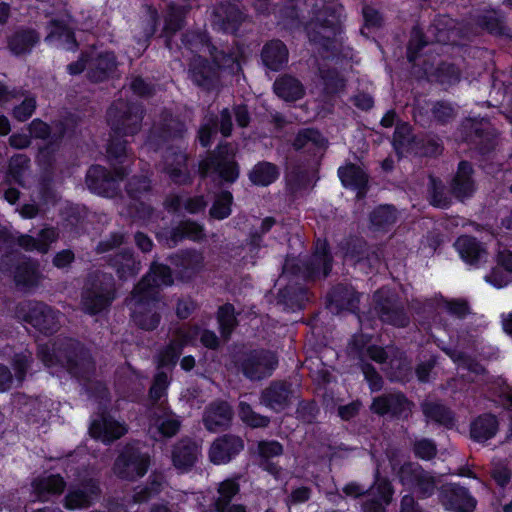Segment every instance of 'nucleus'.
Here are the masks:
<instances>
[{
	"label": "nucleus",
	"instance_id": "1",
	"mask_svg": "<svg viewBox=\"0 0 512 512\" xmlns=\"http://www.w3.org/2000/svg\"><path fill=\"white\" fill-rule=\"evenodd\" d=\"M37 356L48 368H63L71 378L82 384L89 398L97 402L109 400L110 393L106 384L92 380L96 370L95 361L89 349L79 340L65 338L55 341L52 345H39Z\"/></svg>",
	"mask_w": 512,
	"mask_h": 512
},
{
	"label": "nucleus",
	"instance_id": "2",
	"mask_svg": "<svg viewBox=\"0 0 512 512\" xmlns=\"http://www.w3.org/2000/svg\"><path fill=\"white\" fill-rule=\"evenodd\" d=\"M342 33L341 15L334 6H325L307 27L309 42L328 60L342 61L348 57L342 42Z\"/></svg>",
	"mask_w": 512,
	"mask_h": 512
},
{
	"label": "nucleus",
	"instance_id": "3",
	"mask_svg": "<svg viewBox=\"0 0 512 512\" xmlns=\"http://www.w3.org/2000/svg\"><path fill=\"white\" fill-rule=\"evenodd\" d=\"M200 178H210L220 185H233L240 177L236 151L229 142L220 141L198 163Z\"/></svg>",
	"mask_w": 512,
	"mask_h": 512
},
{
	"label": "nucleus",
	"instance_id": "4",
	"mask_svg": "<svg viewBox=\"0 0 512 512\" xmlns=\"http://www.w3.org/2000/svg\"><path fill=\"white\" fill-rule=\"evenodd\" d=\"M334 258L327 238H316L312 252L300 261L288 262L284 271L306 282L326 279L332 272Z\"/></svg>",
	"mask_w": 512,
	"mask_h": 512
},
{
	"label": "nucleus",
	"instance_id": "5",
	"mask_svg": "<svg viewBox=\"0 0 512 512\" xmlns=\"http://www.w3.org/2000/svg\"><path fill=\"white\" fill-rule=\"evenodd\" d=\"M232 363L246 379L260 381L270 377L279 360L275 352L265 348L239 350L232 355Z\"/></svg>",
	"mask_w": 512,
	"mask_h": 512
},
{
	"label": "nucleus",
	"instance_id": "6",
	"mask_svg": "<svg viewBox=\"0 0 512 512\" xmlns=\"http://www.w3.org/2000/svg\"><path fill=\"white\" fill-rule=\"evenodd\" d=\"M115 299V283L111 275L95 272L86 278L82 291L83 310L96 316L109 308Z\"/></svg>",
	"mask_w": 512,
	"mask_h": 512
},
{
	"label": "nucleus",
	"instance_id": "7",
	"mask_svg": "<svg viewBox=\"0 0 512 512\" xmlns=\"http://www.w3.org/2000/svg\"><path fill=\"white\" fill-rule=\"evenodd\" d=\"M16 314L44 336H52L60 329V312L42 301L21 302L16 308Z\"/></svg>",
	"mask_w": 512,
	"mask_h": 512
},
{
	"label": "nucleus",
	"instance_id": "8",
	"mask_svg": "<svg viewBox=\"0 0 512 512\" xmlns=\"http://www.w3.org/2000/svg\"><path fill=\"white\" fill-rule=\"evenodd\" d=\"M151 465V456L138 443H127L114 460L112 470L124 481L134 482L144 477Z\"/></svg>",
	"mask_w": 512,
	"mask_h": 512
},
{
	"label": "nucleus",
	"instance_id": "9",
	"mask_svg": "<svg viewBox=\"0 0 512 512\" xmlns=\"http://www.w3.org/2000/svg\"><path fill=\"white\" fill-rule=\"evenodd\" d=\"M144 115L145 110L140 103L120 101L108 108L107 121L111 132L135 136L141 130Z\"/></svg>",
	"mask_w": 512,
	"mask_h": 512
},
{
	"label": "nucleus",
	"instance_id": "10",
	"mask_svg": "<svg viewBox=\"0 0 512 512\" xmlns=\"http://www.w3.org/2000/svg\"><path fill=\"white\" fill-rule=\"evenodd\" d=\"M462 140L475 146L482 156L492 153L497 146V133L487 117H468L460 125Z\"/></svg>",
	"mask_w": 512,
	"mask_h": 512
},
{
	"label": "nucleus",
	"instance_id": "11",
	"mask_svg": "<svg viewBox=\"0 0 512 512\" xmlns=\"http://www.w3.org/2000/svg\"><path fill=\"white\" fill-rule=\"evenodd\" d=\"M0 271L3 274H11L15 285L25 289L36 287L41 279L39 261L26 256H2Z\"/></svg>",
	"mask_w": 512,
	"mask_h": 512
},
{
	"label": "nucleus",
	"instance_id": "12",
	"mask_svg": "<svg viewBox=\"0 0 512 512\" xmlns=\"http://www.w3.org/2000/svg\"><path fill=\"white\" fill-rule=\"evenodd\" d=\"M396 476L399 483L405 489L415 493L419 499L430 498L436 491L435 477L417 462H404L399 466Z\"/></svg>",
	"mask_w": 512,
	"mask_h": 512
},
{
	"label": "nucleus",
	"instance_id": "13",
	"mask_svg": "<svg viewBox=\"0 0 512 512\" xmlns=\"http://www.w3.org/2000/svg\"><path fill=\"white\" fill-rule=\"evenodd\" d=\"M55 129L53 138L45 141L38 147L37 159L46 166H52L56 160L62 142L66 137H72L76 133L78 127V117L71 112H67L57 119L52 120Z\"/></svg>",
	"mask_w": 512,
	"mask_h": 512
},
{
	"label": "nucleus",
	"instance_id": "14",
	"mask_svg": "<svg viewBox=\"0 0 512 512\" xmlns=\"http://www.w3.org/2000/svg\"><path fill=\"white\" fill-rule=\"evenodd\" d=\"M186 131L184 121L169 111H163L158 124L149 130L145 145L149 150L159 152L169 141L182 139Z\"/></svg>",
	"mask_w": 512,
	"mask_h": 512
},
{
	"label": "nucleus",
	"instance_id": "15",
	"mask_svg": "<svg viewBox=\"0 0 512 512\" xmlns=\"http://www.w3.org/2000/svg\"><path fill=\"white\" fill-rule=\"evenodd\" d=\"M414 403L400 390L383 393L373 398L370 405L372 413L392 419L406 420L412 413Z\"/></svg>",
	"mask_w": 512,
	"mask_h": 512
},
{
	"label": "nucleus",
	"instance_id": "16",
	"mask_svg": "<svg viewBox=\"0 0 512 512\" xmlns=\"http://www.w3.org/2000/svg\"><path fill=\"white\" fill-rule=\"evenodd\" d=\"M101 495L99 482L94 478H84L76 484H71L63 499V507L74 511L93 506Z\"/></svg>",
	"mask_w": 512,
	"mask_h": 512
},
{
	"label": "nucleus",
	"instance_id": "17",
	"mask_svg": "<svg viewBox=\"0 0 512 512\" xmlns=\"http://www.w3.org/2000/svg\"><path fill=\"white\" fill-rule=\"evenodd\" d=\"M189 156L178 147H168L163 155V173L171 183L188 186L193 183V176L188 167Z\"/></svg>",
	"mask_w": 512,
	"mask_h": 512
},
{
	"label": "nucleus",
	"instance_id": "18",
	"mask_svg": "<svg viewBox=\"0 0 512 512\" xmlns=\"http://www.w3.org/2000/svg\"><path fill=\"white\" fill-rule=\"evenodd\" d=\"M361 293L351 284L337 283L333 285L326 295L327 308L335 314L359 312Z\"/></svg>",
	"mask_w": 512,
	"mask_h": 512
},
{
	"label": "nucleus",
	"instance_id": "19",
	"mask_svg": "<svg viewBox=\"0 0 512 512\" xmlns=\"http://www.w3.org/2000/svg\"><path fill=\"white\" fill-rule=\"evenodd\" d=\"M122 180L116 176L114 170L111 172L99 164L90 166L85 177L87 188L91 193L107 198L117 195L118 183Z\"/></svg>",
	"mask_w": 512,
	"mask_h": 512
},
{
	"label": "nucleus",
	"instance_id": "20",
	"mask_svg": "<svg viewBox=\"0 0 512 512\" xmlns=\"http://www.w3.org/2000/svg\"><path fill=\"white\" fill-rule=\"evenodd\" d=\"M438 497L446 511L473 512L477 506V500L469 489L456 483L443 485Z\"/></svg>",
	"mask_w": 512,
	"mask_h": 512
},
{
	"label": "nucleus",
	"instance_id": "21",
	"mask_svg": "<svg viewBox=\"0 0 512 512\" xmlns=\"http://www.w3.org/2000/svg\"><path fill=\"white\" fill-rule=\"evenodd\" d=\"M474 175L475 169L470 161H459L456 172L449 182L450 192L457 201L464 202L476 193L477 183Z\"/></svg>",
	"mask_w": 512,
	"mask_h": 512
},
{
	"label": "nucleus",
	"instance_id": "22",
	"mask_svg": "<svg viewBox=\"0 0 512 512\" xmlns=\"http://www.w3.org/2000/svg\"><path fill=\"white\" fill-rule=\"evenodd\" d=\"M188 73L192 83L204 92L214 91L220 83L217 67L201 55L191 60Z\"/></svg>",
	"mask_w": 512,
	"mask_h": 512
},
{
	"label": "nucleus",
	"instance_id": "23",
	"mask_svg": "<svg viewBox=\"0 0 512 512\" xmlns=\"http://www.w3.org/2000/svg\"><path fill=\"white\" fill-rule=\"evenodd\" d=\"M125 135L110 133L106 145V157L118 178L124 179L129 174L130 149Z\"/></svg>",
	"mask_w": 512,
	"mask_h": 512
},
{
	"label": "nucleus",
	"instance_id": "24",
	"mask_svg": "<svg viewBox=\"0 0 512 512\" xmlns=\"http://www.w3.org/2000/svg\"><path fill=\"white\" fill-rule=\"evenodd\" d=\"M242 437L231 433L218 436L209 449V459L215 465L228 464L244 450Z\"/></svg>",
	"mask_w": 512,
	"mask_h": 512
},
{
	"label": "nucleus",
	"instance_id": "25",
	"mask_svg": "<svg viewBox=\"0 0 512 512\" xmlns=\"http://www.w3.org/2000/svg\"><path fill=\"white\" fill-rule=\"evenodd\" d=\"M293 397L292 383L287 380H272L260 394V402L279 413L287 409Z\"/></svg>",
	"mask_w": 512,
	"mask_h": 512
},
{
	"label": "nucleus",
	"instance_id": "26",
	"mask_svg": "<svg viewBox=\"0 0 512 512\" xmlns=\"http://www.w3.org/2000/svg\"><path fill=\"white\" fill-rule=\"evenodd\" d=\"M172 266L176 268L177 277L182 281H191L204 267L203 255L195 249H184L168 257Z\"/></svg>",
	"mask_w": 512,
	"mask_h": 512
},
{
	"label": "nucleus",
	"instance_id": "27",
	"mask_svg": "<svg viewBox=\"0 0 512 512\" xmlns=\"http://www.w3.org/2000/svg\"><path fill=\"white\" fill-rule=\"evenodd\" d=\"M337 175L345 189L356 192V198L362 200L369 191V174L355 163H347L340 166Z\"/></svg>",
	"mask_w": 512,
	"mask_h": 512
},
{
	"label": "nucleus",
	"instance_id": "28",
	"mask_svg": "<svg viewBox=\"0 0 512 512\" xmlns=\"http://www.w3.org/2000/svg\"><path fill=\"white\" fill-rule=\"evenodd\" d=\"M474 22L477 27L496 38H512L511 29L507 25L506 15L499 9H484L478 13Z\"/></svg>",
	"mask_w": 512,
	"mask_h": 512
},
{
	"label": "nucleus",
	"instance_id": "29",
	"mask_svg": "<svg viewBox=\"0 0 512 512\" xmlns=\"http://www.w3.org/2000/svg\"><path fill=\"white\" fill-rule=\"evenodd\" d=\"M295 152L315 155L328 146V140L314 127L300 128L290 142Z\"/></svg>",
	"mask_w": 512,
	"mask_h": 512
},
{
	"label": "nucleus",
	"instance_id": "30",
	"mask_svg": "<svg viewBox=\"0 0 512 512\" xmlns=\"http://www.w3.org/2000/svg\"><path fill=\"white\" fill-rule=\"evenodd\" d=\"M260 59L267 70L272 72L282 71L289 61L288 47L280 39L268 40L261 49Z\"/></svg>",
	"mask_w": 512,
	"mask_h": 512
},
{
	"label": "nucleus",
	"instance_id": "31",
	"mask_svg": "<svg viewBox=\"0 0 512 512\" xmlns=\"http://www.w3.org/2000/svg\"><path fill=\"white\" fill-rule=\"evenodd\" d=\"M125 433L124 427L108 412H102L99 419H94L89 426V434L95 440H100L104 444H110Z\"/></svg>",
	"mask_w": 512,
	"mask_h": 512
},
{
	"label": "nucleus",
	"instance_id": "32",
	"mask_svg": "<svg viewBox=\"0 0 512 512\" xmlns=\"http://www.w3.org/2000/svg\"><path fill=\"white\" fill-rule=\"evenodd\" d=\"M150 424L155 427L158 434L162 438L174 437L181 428V420L171 410V408L164 403H160L157 407V411L152 412L149 415Z\"/></svg>",
	"mask_w": 512,
	"mask_h": 512
},
{
	"label": "nucleus",
	"instance_id": "33",
	"mask_svg": "<svg viewBox=\"0 0 512 512\" xmlns=\"http://www.w3.org/2000/svg\"><path fill=\"white\" fill-rule=\"evenodd\" d=\"M233 410L230 404L220 400L209 404L203 414L204 427L210 432H218L230 427Z\"/></svg>",
	"mask_w": 512,
	"mask_h": 512
},
{
	"label": "nucleus",
	"instance_id": "34",
	"mask_svg": "<svg viewBox=\"0 0 512 512\" xmlns=\"http://www.w3.org/2000/svg\"><path fill=\"white\" fill-rule=\"evenodd\" d=\"M199 454V446L193 439L181 438L172 447V464L177 470L187 472L196 464Z\"/></svg>",
	"mask_w": 512,
	"mask_h": 512
},
{
	"label": "nucleus",
	"instance_id": "35",
	"mask_svg": "<svg viewBox=\"0 0 512 512\" xmlns=\"http://www.w3.org/2000/svg\"><path fill=\"white\" fill-rule=\"evenodd\" d=\"M499 419L491 412H484L472 419L469 425L470 439L484 444L493 439L499 431Z\"/></svg>",
	"mask_w": 512,
	"mask_h": 512
},
{
	"label": "nucleus",
	"instance_id": "36",
	"mask_svg": "<svg viewBox=\"0 0 512 512\" xmlns=\"http://www.w3.org/2000/svg\"><path fill=\"white\" fill-rule=\"evenodd\" d=\"M117 68V58L113 51H102L91 58L87 78L92 83H102L112 77Z\"/></svg>",
	"mask_w": 512,
	"mask_h": 512
},
{
	"label": "nucleus",
	"instance_id": "37",
	"mask_svg": "<svg viewBox=\"0 0 512 512\" xmlns=\"http://www.w3.org/2000/svg\"><path fill=\"white\" fill-rule=\"evenodd\" d=\"M39 42V32L31 27H19L7 40L8 48L14 56L30 54Z\"/></svg>",
	"mask_w": 512,
	"mask_h": 512
},
{
	"label": "nucleus",
	"instance_id": "38",
	"mask_svg": "<svg viewBox=\"0 0 512 512\" xmlns=\"http://www.w3.org/2000/svg\"><path fill=\"white\" fill-rule=\"evenodd\" d=\"M62 228L71 236H79L85 227L88 218V209L85 205L70 203L60 211Z\"/></svg>",
	"mask_w": 512,
	"mask_h": 512
},
{
	"label": "nucleus",
	"instance_id": "39",
	"mask_svg": "<svg viewBox=\"0 0 512 512\" xmlns=\"http://www.w3.org/2000/svg\"><path fill=\"white\" fill-rule=\"evenodd\" d=\"M66 481L60 474H49L33 479L32 491L41 502L48 501L53 496L61 495L66 488Z\"/></svg>",
	"mask_w": 512,
	"mask_h": 512
},
{
	"label": "nucleus",
	"instance_id": "40",
	"mask_svg": "<svg viewBox=\"0 0 512 512\" xmlns=\"http://www.w3.org/2000/svg\"><path fill=\"white\" fill-rule=\"evenodd\" d=\"M108 264L122 281L136 277L141 269V262L135 257L134 252L128 248L110 257Z\"/></svg>",
	"mask_w": 512,
	"mask_h": 512
},
{
	"label": "nucleus",
	"instance_id": "41",
	"mask_svg": "<svg viewBox=\"0 0 512 512\" xmlns=\"http://www.w3.org/2000/svg\"><path fill=\"white\" fill-rule=\"evenodd\" d=\"M205 238V229L202 224L187 219L166 231V239L170 246H176L183 240L200 242Z\"/></svg>",
	"mask_w": 512,
	"mask_h": 512
},
{
	"label": "nucleus",
	"instance_id": "42",
	"mask_svg": "<svg viewBox=\"0 0 512 512\" xmlns=\"http://www.w3.org/2000/svg\"><path fill=\"white\" fill-rule=\"evenodd\" d=\"M454 246L459 252L460 258L471 266L478 267L482 258L487 255L483 243L472 235L459 236Z\"/></svg>",
	"mask_w": 512,
	"mask_h": 512
},
{
	"label": "nucleus",
	"instance_id": "43",
	"mask_svg": "<svg viewBox=\"0 0 512 512\" xmlns=\"http://www.w3.org/2000/svg\"><path fill=\"white\" fill-rule=\"evenodd\" d=\"M273 91L276 96L285 102H296L305 95V88L302 82L290 74H284L273 83Z\"/></svg>",
	"mask_w": 512,
	"mask_h": 512
},
{
	"label": "nucleus",
	"instance_id": "44",
	"mask_svg": "<svg viewBox=\"0 0 512 512\" xmlns=\"http://www.w3.org/2000/svg\"><path fill=\"white\" fill-rule=\"evenodd\" d=\"M308 292V288L304 285L288 284L279 289L277 303L282 305L285 310H301L308 301Z\"/></svg>",
	"mask_w": 512,
	"mask_h": 512
},
{
	"label": "nucleus",
	"instance_id": "45",
	"mask_svg": "<svg viewBox=\"0 0 512 512\" xmlns=\"http://www.w3.org/2000/svg\"><path fill=\"white\" fill-rule=\"evenodd\" d=\"M398 211L392 204H380L369 214L370 229L374 232L387 233L395 225Z\"/></svg>",
	"mask_w": 512,
	"mask_h": 512
},
{
	"label": "nucleus",
	"instance_id": "46",
	"mask_svg": "<svg viewBox=\"0 0 512 512\" xmlns=\"http://www.w3.org/2000/svg\"><path fill=\"white\" fill-rule=\"evenodd\" d=\"M424 416L447 429H452L456 424L454 412L443 403L437 401H425L421 404Z\"/></svg>",
	"mask_w": 512,
	"mask_h": 512
},
{
	"label": "nucleus",
	"instance_id": "47",
	"mask_svg": "<svg viewBox=\"0 0 512 512\" xmlns=\"http://www.w3.org/2000/svg\"><path fill=\"white\" fill-rule=\"evenodd\" d=\"M131 295L135 307L147 308L157 306L160 299V290L144 275L134 286Z\"/></svg>",
	"mask_w": 512,
	"mask_h": 512
},
{
	"label": "nucleus",
	"instance_id": "48",
	"mask_svg": "<svg viewBox=\"0 0 512 512\" xmlns=\"http://www.w3.org/2000/svg\"><path fill=\"white\" fill-rule=\"evenodd\" d=\"M280 177L279 167L269 161L257 162L248 172L249 181L257 187H268Z\"/></svg>",
	"mask_w": 512,
	"mask_h": 512
},
{
	"label": "nucleus",
	"instance_id": "49",
	"mask_svg": "<svg viewBox=\"0 0 512 512\" xmlns=\"http://www.w3.org/2000/svg\"><path fill=\"white\" fill-rule=\"evenodd\" d=\"M216 320L221 337L228 341L239 325L234 305L229 302L220 305L217 309Z\"/></svg>",
	"mask_w": 512,
	"mask_h": 512
},
{
	"label": "nucleus",
	"instance_id": "50",
	"mask_svg": "<svg viewBox=\"0 0 512 512\" xmlns=\"http://www.w3.org/2000/svg\"><path fill=\"white\" fill-rule=\"evenodd\" d=\"M152 190L151 180L147 176L134 175L128 179L125 184V191L131 200L139 202L143 210H147L150 214L151 208L141 201L143 197L149 194Z\"/></svg>",
	"mask_w": 512,
	"mask_h": 512
},
{
	"label": "nucleus",
	"instance_id": "51",
	"mask_svg": "<svg viewBox=\"0 0 512 512\" xmlns=\"http://www.w3.org/2000/svg\"><path fill=\"white\" fill-rule=\"evenodd\" d=\"M319 78L322 84V91L325 96H336L346 87V80L336 68L319 67Z\"/></svg>",
	"mask_w": 512,
	"mask_h": 512
},
{
	"label": "nucleus",
	"instance_id": "52",
	"mask_svg": "<svg viewBox=\"0 0 512 512\" xmlns=\"http://www.w3.org/2000/svg\"><path fill=\"white\" fill-rule=\"evenodd\" d=\"M418 135L413 134L408 122H399L395 126L392 146L396 154L412 153Z\"/></svg>",
	"mask_w": 512,
	"mask_h": 512
},
{
	"label": "nucleus",
	"instance_id": "53",
	"mask_svg": "<svg viewBox=\"0 0 512 512\" xmlns=\"http://www.w3.org/2000/svg\"><path fill=\"white\" fill-rule=\"evenodd\" d=\"M207 47L211 57L210 61L217 67L219 73L222 70H233L238 65V55L233 47L218 48L211 42Z\"/></svg>",
	"mask_w": 512,
	"mask_h": 512
},
{
	"label": "nucleus",
	"instance_id": "54",
	"mask_svg": "<svg viewBox=\"0 0 512 512\" xmlns=\"http://www.w3.org/2000/svg\"><path fill=\"white\" fill-rule=\"evenodd\" d=\"M429 203L439 209H449L453 204V195L443 181L437 177H430L429 180Z\"/></svg>",
	"mask_w": 512,
	"mask_h": 512
},
{
	"label": "nucleus",
	"instance_id": "55",
	"mask_svg": "<svg viewBox=\"0 0 512 512\" xmlns=\"http://www.w3.org/2000/svg\"><path fill=\"white\" fill-rule=\"evenodd\" d=\"M234 197L230 190L222 189L214 196L213 203L209 209V215L215 220H224L232 213Z\"/></svg>",
	"mask_w": 512,
	"mask_h": 512
},
{
	"label": "nucleus",
	"instance_id": "56",
	"mask_svg": "<svg viewBox=\"0 0 512 512\" xmlns=\"http://www.w3.org/2000/svg\"><path fill=\"white\" fill-rule=\"evenodd\" d=\"M219 18L220 29L224 33L235 35L239 31L245 15L236 5L229 4L222 9Z\"/></svg>",
	"mask_w": 512,
	"mask_h": 512
},
{
	"label": "nucleus",
	"instance_id": "57",
	"mask_svg": "<svg viewBox=\"0 0 512 512\" xmlns=\"http://www.w3.org/2000/svg\"><path fill=\"white\" fill-rule=\"evenodd\" d=\"M163 482L162 474L157 472L151 473L145 485L138 487L135 491L133 495L134 502L142 504L156 497L162 491Z\"/></svg>",
	"mask_w": 512,
	"mask_h": 512
},
{
	"label": "nucleus",
	"instance_id": "58",
	"mask_svg": "<svg viewBox=\"0 0 512 512\" xmlns=\"http://www.w3.org/2000/svg\"><path fill=\"white\" fill-rule=\"evenodd\" d=\"M444 150L441 139L436 135H418L412 153L423 157H437Z\"/></svg>",
	"mask_w": 512,
	"mask_h": 512
},
{
	"label": "nucleus",
	"instance_id": "59",
	"mask_svg": "<svg viewBox=\"0 0 512 512\" xmlns=\"http://www.w3.org/2000/svg\"><path fill=\"white\" fill-rule=\"evenodd\" d=\"M135 324L142 330L153 331L161 321V315L156 311V306L147 308L135 307L132 313Z\"/></svg>",
	"mask_w": 512,
	"mask_h": 512
},
{
	"label": "nucleus",
	"instance_id": "60",
	"mask_svg": "<svg viewBox=\"0 0 512 512\" xmlns=\"http://www.w3.org/2000/svg\"><path fill=\"white\" fill-rule=\"evenodd\" d=\"M383 323L398 327L405 328L410 323V318L405 311L403 304L400 302L387 307L385 310L377 313Z\"/></svg>",
	"mask_w": 512,
	"mask_h": 512
},
{
	"label": "nucleus",
	"instance_id": "61",
	"mask_svg": "<svg viewBox=\"0 0 512 512\" xmlns=\"http://www.w3.org/2000/svg\"><path fill=\"white\" fill-rule=\"evenodd\" d=\"M151 283L157 285L160 290L161 287L172 286L174 283L173 273L171 268L163 263L153 261L150 264L149 270L145 274Z\"/></svg>",
	"mask_w": 512,
	"mask_h": 512
},
{
	"label": "nucleus",
	"instance_id": "62",
	"mask_svg": "<svg viewBox=\"0 0 512 512\" xmlns=\"http://www.w3.org/2000/svg\"><path fill=\"white\" fill-rule=\"evenodd\" d=\"M340 248L347 259L360 261L367 253L366 241L358 236H349L341 244Z\"/></svg>",
	"mask_w": 512,
	"mask_h": 512
},
{
	"label": "nucleus",
	"instance_id": "63",
	"mask_svg": "<svg viewBox=\"0 0 512 512\" xmlns=\"http://www.w3.org/2000/svg\"><path fill=\"white\" fill-rule=\"evenodd\" d=\"M435 81L441 85H455L460 81V70L454 63L441 62L433 72Z\"/></svg>",
	"mask_w": 512,
	"mask_h": 512
},
{
	"label": "nucleus",
	"instance_id": "64",
	"mask_svg": "<svg viewBox=\"0 0 512 512\" xmlns=\"http://www.w3.org/2000/svg\"><path fill=\"white\" fill-rule=\"evenodd\" d=\"M186 13L180 6H171L165 19L163 31L166 35L172 36L185 26Z\"/></svg>",
	"mask_w": 512,
	"mask_h": 512
}]
</instances>
